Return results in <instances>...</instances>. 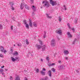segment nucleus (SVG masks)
<instances>
[{"label": "nucleus", "mask_w": 80, "mask_h": 80, "mask_svg": "<svg viewBox=\"0 0 80 80\" xmlns=\"http://www.w3.org/2000/svg\"><path fill=\"white\" fill-rule=\"evenodd\" d=\"M42 4H43V7H45L46 8H48L50 7V4L48 3V2L47 0L43 1Z\"/></svg>", "instance_id": "1"}, {"label": "nucleus", "mask_w": 80, "mask_h": 80, "mask_svg": "<svg viewBox=\"0 0 80 80\" xmlns=\"http://www.w3.org/2000/svg\"><path fill=\"white\" fill-rule=\"evenodd\" d=\"M51 45L52 47H55V39H52L51 42Z\"/></svg>", "instance_id": "2"}, {"label": "nucleus", "mask_w": 80, "mask_h": 80, "mask_svg": "<svg viewBox=\"0 0 80 80\" xmlns=\"http://www.w3.org/2000/svg\"><path fill=\"white\" fill-rule=\"evenodd\" d=\"M0 50L2 52H4V53L7 52V51L6 50H5V49H4V48H3V46L0 47Z\"/></svg>", "instance_id": "3"}, {"label": "nucleus", "mask_w": 80, "mask_h": 80, "mask_svg": "<svg viewBox=\"0 0 80 80\" xmlns=\"http://www.w3.org/2000/svg\"><path fill=\"white\" fill-rule=\"evenodd\" d=\"M36 46L38 50H40V48H42V47L41 46H40V45H38V44H37L36 45Z\"/></svg>", "instance_id": "4"}, {"label": "nucleus", "mask_w": 80, "mask_h": 80, "mask_svg": "<svg viewBox=\"0 0 80 80\" xmlns=\"http://www.w3.org/2000/svg\"><path fill=\"white\" fill-rule=\"evenodd\" d=\"M29 25L31 27H32V22L30 19H29Z\"/></svg>", "instance_id": "5"}, {"label": "nucleus", "mask_w": 80, "mask_h": 80, "mask_svg": "<svg viewBox=\"0 0 80 80\" xmlns=\"http://www.w3.org/2000/svg\"><path fill=\"white\" fill-rule=\"evenodd\" d=\"M56 32L57 33H58V34H60L62 33V30H61L58 31V30H56Z\"/></svg>", "instance_id": "6"}, {"label": "nucleus", "mask_w": 80, "mask_h": 80, "mask_svg": "<svg viewBox=\"0 0 80 80\" xmlns=\"http://www.w3.org/2000/svg\"><path fill=\"white\" fill-rule=\"evenodd\" d=\"M52 6H54V5H57V2L56 1H53L51 3Z\"/></svg>", "instance_id": "7"}, {"label": "nucleus", "mask_w": 80, "mask_h": 80, "mask_svg": "<svg viewBox=\"0 0 80 80\" xmlns=\"http://www.w3.org/2000/svg\"><path fill=\"white\" fill-rule=\"evenodd\" d=\"M24 3H21V4L20 6V7L21 8V9H23V8L24 6Z\"/></svg>", "instance_id": "8"}, {"label": "nucleus", "mask_w": 80, "mask_h": 80, "mask_svg": "<svg viewBox=\"0 0 80 80\" xmlns=\"http://www.w3.org/2000/svg\"><path fill=\"white\" fill-rule=\"evenodd\" d=\"M13 55L14 56H18V53L17 52H16L13 53Z\"/></svg>", "instance_id": "9"}, {"label": "nucleus", "mask_w": 80, "mask_h": 80, "mask_svg": "<svg viewBox=\"0 0 80 80\" xmlns=\"http://www.w3.org/2000/svg\"><path fill=\"white\" fill-rule=\"evenodd\" d=\"M48 73L49 76L51 77H52V71H49L48 72Z\"/></svg>", "instance_id": "10"}, {"label": "nucleus", "mask_w": 80, "mask_h": 80, "mask_svg": "<svg viewBox=\"0 0 80 80\" xmlns=\"http://www.w3.org/2000/svg\"><path fill=\"white\" fill-rule=\"evenodd\" d=\"M32 10L35 12L36 11V7L34 6H32Z\"/></svg>", "instance_id": "11"}, {"label": "nucleus", "mask_w": 80, "mask_h": 80, "mask_svg": "<svg viewBox=\"0 0 80 80\" xmlns=\"http://www.w3.org/2000/svg\"><path fill=\"white\" fill-rule=\"evenodd\" d=\"M67 35H68V36H69V37H71V38L72 37V34H71L70 32H68L67 33Z\"/></svg>", "instance_id": "12"}, {"label": "nucleus", "mask_w": 80, "mask_h": 80, "mask_svg": "<svg viewBox=\"0 0 80 80\" xmlns=\"http://www.w3.org/2000/svg\"><path fill=\"white\" fill-rule=\"evenodd\" d=\"M42 52L45 50V45H44L42 47Z\"/></svg>", "instance_id": "13"}, {"label": "nucleus", "mask_w": 80, "mask_h": 80, "mask_svg": "<svg viewBox=\"0 0 80 80\" xmlns=\"http://www.w3.org/2000/svg\"><path fill=\"white\" fill-rule=\"evenodd\" d=\"M63 67H64V66H59V67H58V68L60 70H62V69H63Z\"/></svg>", "instance_id": "14"}, {"label": "nucleus", "mask_w": 80, "mask_h": 80, "mask_svg": "<svg viewBox=\"0 0 80 80\" xmlns=\"http://www.w3.org/2000/svg\"><path fill=\"white\" fill-rule=\"evenodd\" d=\"M58 20L59 22L62 21V17L61 16H60L58 17Z\"/></svg>", "instance_id": "15"}, {"label": "nucleus", "mask_w": 80, "mask_h": 80, "mask_svg": "<svg viewBox=\"0 0 80 80\" xmlns=\"http://www.w3.org/2000/svg\"><path fill=\"white\" fill-rule=\"evenodd\" d=\"M64 53L65 54H68V53H69L68 51L67 50L64 51Z\"/></svg>", "instance_id": "16"}, {"label": "nucleus", "mask_w": 80, "mask_h": 80, "mask_svg": "<svg viewBox=\"0 0 80 80\" xmlns=\"http://www.w3.org/2000/svg\"><path fill=\"white\" fill-rule=\"evenodd\" d=\"M24 6L26 9H27L28 10H29V7H28V6H27V5H26Z\"/></svg>", "instance_id": "17"}, {"label": "nucleus", "mask_w": 80, "mask_h": 80, "mask_svg": "<svg viewBox=\"0 0 80 80\" xmlns=\"http://www.w3.org/2000/svg\"><path fill=\"white\" fill-rule=\"evenodd\" d=\"M15 80H20V78H19V77L17 76L16 77Z\"/></svg>", "instance_id": "18"}, {"label": "nucleus", "mask_w": 80, "mask_h": 80, "mask_svg": "<svg viewBox=\"0 0 80 80\" xmlns=\"http://www.w3.org/2000/svg\"><path fill=\"white\" fill-rule=\"evenodd\" d=\"M11 58V60H12V61H13V62H15V60H16V59H15V58H13L12 57Z\"/></svg>", "instance_id": "19"}, {"label": "nucleus", "mask_w": 80, "mask_h": 80, "mask_svg": "<svg viewBox=\"0 0 80 80\" xmlns=\"http://www.w3.org/2000/svg\"><path fill=\"white\" fill-rule=\"evenodd\" d=\"M48 77L47 76L45 77V79H42L41 80H48Z\"/></svg>", "instance_id": "20"}, {"label": "nucleus", "mask_w": 80, "mask_h": 80, "mask_svg": "<svg viewBox=\"0 0 80 80\" xmlns=\"http://www.w3.org/2000/svg\"><path fill=\"white\" fill-rule=\"evenodd\" d=\"M46 15H47V18H50V19L52 18V17L49 16L48 15V14H46Z\"/></svg>", "instance_id": "21"}, {"label": "nucleus", "mask_w": 80, "mask_h": 80, "mask_svg": "<svg viewBox=\"0 0 80 80\" xmlns=\"http://www.w3.org/2000/svg\"><path fill=\"white\" fill-rule=\"evenodd\" d=\"M25 41L26 43V44L27 45H28V44H29V42H28V39H26Z\"/></svg>", "instance_id": "22"}, {"label": "nucleus", "mask_w": 80, "mask_h": 80, "mask_svg": "<svg viewBox=\"0 0 80 80\" xmlns=\"http://www.w3.org/2000/svg\"><path fill=\"white\" fill-rule=\"evenodd\" d=\"M41 73L42 75H45V72H44L42 71H41Z\"/></svg>", "instance_id": "23"}, {"label": "nucleus", "mask_w": 80, "mask_h": 80, "mask_svg": "<svg viewBox=\"0 0 80 80\" xmlns=\"http://www.w3.org/2000/svg\"><path fill=\"white\" fill-rule=\"evenodd\" d=\"M3 72V69H0V73H2Z\"/></svg>", "instance_id": "24"}, {"label": "nucleus", "mask_w": 80, "mask_h": 80, "mask_svg": "<svg viewBox=\"0 0 80 80\" xmlns=\"http://www.w3.org/2000/svg\"><path fill=\"white\" fill-rule=\"evenodd\" d=\"M26 27L27 28H28V29L29 28V26L28 25V24H26Z\"/></svg>", "instance_id": "25"}, {"label": "nucleus", "mask_w": 80, "mask_h": 80, "mask_svg": "<svg viewBox=\"0 0 80 80\" xmlns=\"http://www.w3.org/2000/svg\"><path fill=\"white\" fill-rule=\"evenodd\" d=\"M77 21H78V19L76 18L75 19V23H77Z\"/></svg>", "instance_id": "26"}, {"label": "nucleus", "mask_w": 80, "mask_h": 80, "mask_svg": "<svg viewBox=\"0 0 80 80\" xmlns=\"http://www.w3.org/2000/svg\"><path fill=\"white\" fill-rule=\"evenodd\" d=\"M43 36V38H45L46 37V32H44V34Z\"/></svg>", "instance_id": "27"}, {"label": "nucleus", "mask_w": 80, "mask_h": 80, "mask_svg": "<svg viewBox=\"0 0 80 80\" xmlns=\"http://www.w3.org/2000/svg\"><path fill=\"white\" fill-rule=\"evenodd\" d=\"M76 41H77V39H74V41L73 42H72L73 45H74V44H75V42H76Z\"/></svg>", "instance_id": "28"}, {"label": "nucleus", "mask_w": 80, "mask_h": 80, "mask_svg": "<svg viewBox=\"0 0 80 80\" xmlns=\"http://www.w3.org/2000/svg\"><path fill=\"white\" fill-rule=\"evenodd\" d=\"M23 23L24 24H25V25H26V24H27V21H26V20H24L23 21Z\"/></svg>", "instance_id": "29"}, {"label": "nucleus", "mask_w": 80, "mask_h": 80, "mask_svg": "<svg viewBox=\"0 0 80 80\" xmlns=\"http://www.w3.org/2000/svg\"><path fill=\"white\" fill-rule=\"evenodd\" d=\"M48 66H49V67H51V66L52 64L50 63L49 62H48Z\"/></svg>", "instance_id": "30"}, {"label": "nucleus", "mask_w": 80, "mask_h": 80, "mask_svg": "<svg viewBox=\"0 0 80 80\" xmlns=\"http://www.w3.org/2000/svg\"><path fill=\"white\" fill-rule=\"evenodd\" d=\"M10 5H11V6L13 5V3L12 2H10L9 3Z\"/></svg>", "instance_id": "31"}, {"label": "nucleus", "mask_w": 80, "mask_h": 80, "mask_svg": "<svg viewBox=\"0 0 80 80\" xmlns=\"http://www.w3.org/2000/svg\"><path fill=\"white\" fill-rule=\"evenodd\" d=\"M18 46V47H21L22 46V45L20 43H19L17 44Z\"/></svg>", "instance_id": "32"}, {"label": "nucleus", "mask_w": 80, "mask_h": 80, "mask_svg": "<svg viewBox=\"0 0 80 80\" xmlns=\"http://www.w3.org/2000/svg\"><path fill=\"white\" fill-rule=\"evenodd\" d=\"M2 25L0 24V30H1V29H2Z\"/></svg>", "instance_id": "33"}, {"label": "nucleus", "mask_w": 80, "mask_h": 80, "mask_svg": "<svg viewBox=\"0 0 80 80\" xmlns=\"http://www.w3.org/2000/svg\"><path fill=\"white\" fill-rule=\"evenodd\" d=\"M67 25L68 26V28H70V24H69V23H68L67 24Z\"/></svg>", "instance_id": "34"}, {"label": "nucleus", "mask_w": 80, "mask_h": 80, "mask_svg": "<svg viewBox=\"0 0 80 80\" xmlns=\"http://www.w3.org/2000/svg\"><path fill=\"white\" fill-rule=\"evenodd\" d=\"M35 12L34 11H33L32 12V15H35Z\"/></svg>", "instance_id": "35"}, {"label": "nucleus", "mask_w": 80, "mask_h": 80, "mask_svg": "<svg viewBox=\"0 0 80 80\" xmlns=\"http://www.w3.org/2000/svg\"><path fill=\"white\" fill-rule=\"evenodd\" d=\"M39 43L41 45H42V42L41 40H39Z\"/></svg>", "instance_id": "36"}, {"label": "nucleus", "mask_w": 80, "mask_h": 80, "mask_svg": "<svg viewBox=\"0 0 80 80\" xmlns=\"http://www.w3.org/2000/svg\"><path fill=\"white\" fill-rule=\"evenodd\" d=\"M49 1L50 2V4H51V3H52V2H53L52 0H49Z\"/></svg>", "instance_id": "37"}, {"label": "nucleus", "mask_w": 80, "mask_h": 80, "mask_svg": "<svg viewBox=\"0 0 80 80\" xmlns=\"http://www.w3.org/2000/svg\"><path fill=\"white\" fill-rule=\"evenodd\" d=\"M11 8L12 10H14V8L13 7V6H11Z\"/></svg>", "instance_id": "38"}, {"label": "nucleus", "mask_w": 80, "mask_h": 80, "mask_svg": "<svg viewBox=\"0 0 80 80\" xmlns=\"http://www.w3.org/2000/svg\"><path fill=\"white\" fill-rule=\"evenodd\" d=\"M10 80H13V78L12 77V76H10Z\"/></svg>", "instance_id": "39"}, {"label": "nucleus", "mask_w": 80, "mask_h": 80, "mask_svg": "<svg viewBox=\"0 0 80 80\" xmlns=\"http://www.w3.org/2000/svg\"><path fill=\"white\" fill-rule=\"evenodd\" d=\"M10 51L12 52H13V49L12 48H11Z\"/></svg>", "instance_id": "40"}, {"label": "nucleus", "mask_w": 80, "mask_h": 80, "mask_svg": "<svg viewBox=\"0 0 80 80\" xmlns=\"http://www.w3.org/2000/svg\"><path fill=\"white\" fill-rule=\"evenodd\" d=\"M36 72L37 73H38V72H39V69H37L36 70Z\"/></svg>", "instance_id": "41"}, {"label": "nucleus", "mask_w": 80, "mask_h": 80, "mask_svg": "<svg viewBox=\"0 0 80 80\" xmlns=\"http://www.w3.org/2000/svg\"><path fill=\"white\" fill-rule=\"evenodd\" d=\"M63 7H64V10H67V8H66L65 6L64 5Z\"/></svg>", "instance_id": "42"}, {"label": "nucleus", "mask_w": 80, "mask_h": 80, "mask_svg": "<svg viewBox=\"0 0 80 80\" xmlns=\"http://www.w3.org/2000/svg\"><path fill=\"white\" fill-rule=\"evenodd\" d=\"M31 2V3H33V0H30Z\"/></svg>", "instance_id": "43"}, {"label": "nucleus", "mask_w": 80, "mask_h": 80, "mask_svg": "<svg viewBox=\"0 0 80 80\" xmlns=\"http://www.w3.org/2000/svg\"><path fill=\"white\" fill-rule=\"evenodd\" d=\"M55 63H52L51 64V66H53L55 65Z\"/></svg>", "instance_id": "44"}, {"label": "nucleus", "mask_w": 80, "mask_h": 80, "mask_svg": "<svg viewBox=\"0 0 80 80\" xmlns=\"http://www.w3.org/2000/svg\"><path fill=\"white\" fill-rule=\"evenodd\" d=\"M52 71H53V72H55V69H53V68L52 70Z\"/></svg>", "instance_id": "45"}, {"label": "nucleus", "mask_w": 80, "mask_h": 80, "mask_svg": "<svg viewBox=\"0 0 80 80\" xmlns=\"http://www.w3.org/2000/svg\"><path fill=\"white\" fill-rule=\"evenodd\" d=\"M18 58H18V56L16 57L15 58L16 60H18Z\"/></svg>", "instance_id": "46"}, {"label": "nucleus", "mask_w": 80, "mask_h": 80, "mask_svg": "<svg viewBox=\"0 0 80 80\" xmlns=\"http://www.w3.org/2000/svg\"><path fill=\"white\" fill-rule=\"evenodd\" d=\"M46 60H48V61H49V58L48 57H47L46 58Z\"/></svg>", "instance_id": "47"}, {"label": "nucleus", "mask_w": 80, "mask_h": 80, "mask_svg": "<svg viewBox=\"0 0 80 80\" xmlns=\"http://www.w3.org/2000/svg\"><path fill=\"white\" fill-rule=\"evenodd\" d=\"M12 19L13 20H14V21H15V18H12Z\"/></svg>", "instance_id": "48"}, {"label": "nucleus", "mask_w": 80, "mask_h": 80, "mask_svg": "<svg viewBox=\"0 0 80 80\" xmlns=\"http://www.w3.org/2000/svg\"><path fill=\"white\" fill-rule=\"evenodd\" d=\"M42 71H46V69L45 68H43Z\"/></svg>", "instance_id": "49"}, {"label": "nucleus", "mask_w": 80, "mask_h": 80, "mask_svg": "<svg viewBox=\"0 0 80 80\" xmlns=\"http://www.w3.org/2000/svg\"><path fill=\"white\" fill-rule=\"evenodd\" d=\"M11 29L12 30H13V26H11Z\"/></svg>", "instance_id": "50"}, {"label": "nucleus", "mask_w": 80, "mask_h": 80, "mask_svg": "<svg viewBox=\"0 0 80 80\" xmlns=\"http://www.w3.org/2000/svg\"><path fill=\"white\" fill-rule=\"evenodd\" d=\"M72 31H75V29L74 28H72Z\"/></svg>", "instance_id": "51"}, {"label": "nucleus", "mask_w": 80, "mask_h": 80, "mask_svg": "<svg viewBox=\"0 0 80 80\" xmlns=\"http://www.w3.org/2000/svg\"><path fill=\"white\" fill-rule=\"evenodd\" d=\"M76 71L77 73H78V70H76Z\"/></svg>", "instance_id": "52"}, {"label": "nucleus", "mask_w": 80, "mask_h": 80, "mask_svg": "<svg viewBox=\"0 0 80 80\" xmlns=\"http://www.w3.org/2000/svg\"><path fill=\"white\" fill-rule=\"evenodd\" d=\"M66 60H68V58L67 57H66Z\"/></svg>", "instance_id": "53"}, {"label": "nucleus", "mask_w": 80, "mask_h": 80, "mask_svg": "<svg viewBox=\"0 0 80 80\" xmlns=\"http://www.w3.org/2000/svg\"><path fill=\"white\" fill-rule=\"evenodd\" d=\"M57 38H58V40H60V39H59V38L58 37V36H57Z\"/></svg>", "instance_id": "54"}, {"label": "nucleus", "mask_w": 80, "mask_h": 80, "mask_svg": "<svg viewBox=\"0 0 80 80\" xmlns=\"http://www.w3.org/2000/svg\"><path fill=\"white\" fill-rule=\"evenodd\" d=\"M0 57H2V54H0Z\"/></svg>", "instance_id": "55"}, {"label": "nucleus", "mask_w": 80, "mask_h": 80, "mask_svg": "<svg viewBox=\"0 0 80 80\" xmlns=\"http://www.w3.org/2000/svg\"><path fill=\"white\" fill-rule=\"evenodd\" d=\"M34 26L35 27H37V24H36L35 25H34Z\"/></svg>", "instance_id": "56"}, {"label": "nucleus", "mask_w": 80, "mask_h": 80, "mask_svg": "<svg viewBox=\"0 0 80 80\" xmlns=\"http://www.w3.org/2000/svg\"><path fill=\"white\" fill-rule=\"evenodd\" d=\"M36 24H35V22H34L33 23V25H35Z\"/></svg>", "instance_id": "57"}, {"label": "nucleus", "mask_w": 80, "mask_h": 80, "mask_svg": "<svg viewBox=\"0 0 80 80\" xmlns=\"http://www.w3.org/2000/svg\"><path fill=\"white\" fill-rule=\"evenodd\" d=\"M4 66H2L1 67V68H3V67H4Z\"/></svg>", "instance_id": "58"}, {"label": "nucleus", "mask_w": 80, "mask_h": 80, "mask_svg": "<svg viewBox=\"0 0 80 80\" xmlns=\"http://www.w3.org/2000/svg\"><path fill=\"white\" fill-rule=\"evenodd\" d=\"M41 62H43V59L42 58L41 59Z\"/></svg>", "instance_id": "59"}, {"label": "nucleus", "mask_w": 80, "mask_h": 80, "mask_svg": "<svg viewBox=\"0 0 80 80\" xmlns=\"http://www.w3.org/2000/svg\"><path fill=\"white\" fill-rule=\"evenodd\" d=\"M58 62L59 63H61V61H59Z\"/></svg>", "instance_id": "60"}, {"label": "nucleus", "mask_w": 80, "mask_h": 80, "mask_svg": "<svg viewBox=\"0 0 80 80\" xmlns=\"http://www.w3.org/2000/svg\"><path fill=\"white\" fill-rule=\"evenodd\" d=\"M26 79H25V80H27V78H25Z\"/></svg>", "instance_id": "61"}, {"label": "nucleus", "mask_w": 80, "mask_h": 80, "mask_svg": "<svg viewBox=\"0 0 80 80\" xmlns=\"http://www.w3.org/2000/svg\"><path fill=\"white\" fill-rule=\"evenodd\" d=\"M2 75H4V73H3V72H2Z\"/></svg>", "instance_id": "62"}, {"label": "nucleus", "mask_w": 80, "mask_h": 80, "mask_svg": "<svg viewBox=\"0 0 80 80\" xmlns=\"http://www.w3.org/2000/svg\"><path fill=\"white\" fill-rule=\"evenodd\" d=\"M6 22H7V19H6Z\"/></svg>", "instance_id": "63"}, {"label": "nucleus", "mask_w": 80, "mask_h": 80, "mask_svg": "<svg viewBox=\"0 0 80 80\" xmlns=\"http://www.w3.org/2000/svg\"><path fill=\"white\" fill-rule=\"evenodd\" d=\"M31 56H33V55L31 54Z\"/></svg>", "instance_id": "64"}]
</instances>
